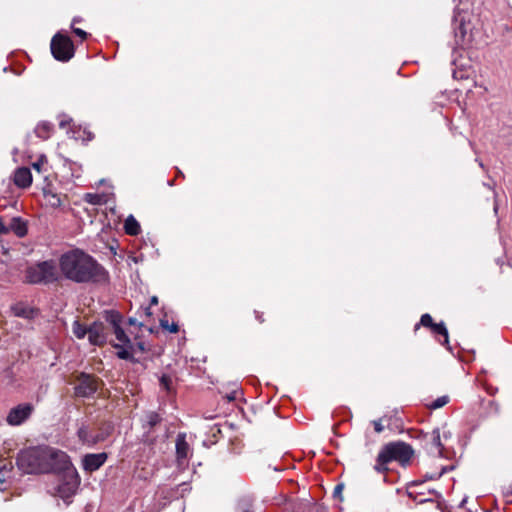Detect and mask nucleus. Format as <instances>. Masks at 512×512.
Returning <instances> with one entry per match:
<instances>
[{
	"instance_id": "nucleus-1",
	"label": "nucleus",
	"mask_w": 512,
	"mask_h": 512,
	"mask_svg": "<svg viewBox=\"0 0 512 512\" xmlns=\"http://www.w3.org/2000/svg\"><path fill=\"white\" fill-rule=\"evenodd\" d=\"M59 265L65 278L75 283H101L108 279L104 267L80 249L64 253Z\"/></svg>"
},
{
	"instance_id": "nucleus-2",
	"label": "nucleus",
	"mask_w": 512,
	"mask_h": 512,
	"mask_svg": "<svg viewBox=\"0 0 512 512\" xmlns=\"http://www.w3.org/2000/svg\"><path fill=\"white\" fill-rule=\"evenodd\" d=\"M414 453L412 446L406 442H389L381 447L373 469L379 474H386L389 471L388 464L392 461L406 467L410 464Z\"/></svg>"
},
{
	"instance_id": "nucleus-3",
	"label": "nucleus",
	"mask_w": 512,
	"mask_h": 512,
	"mask_svg": "<svg viewBox=\"0 0 512 512\" xmlns=\"http://www.w3.org/2000/svg\"><path fill=\"white\" fill-rule=\"evenodd\" d=\"M47 459V450L31 448L18 454L17 465L25 473H44L48 471Z\"/></svg>"
},
{
	"instance_id": "nucleus-4",
	"label": "nucleus",
	"mask_w": 512,
	"mask_h": 512,
	"mask_svg": "<svg viewBox=\"0 0 512 512\" xmlns=\"http://www.w3.org/2000/svg\"><path fill=\"white\" fill-rule=\"evenodd\" d=\"M58 279V272L53 261L39 262L25 271V282L29 284H48Z\"/></svg>"
},
{
	"instance_id": "nucleus-5",
	"label": "nucleus",
	"mask_w": 512,
	"mask_h": 512,
	"mask_svg": "<svg viewBox=\"0 0 512 512\" xmlns=\"http://www.w3.org/2000/svg\"><path fill=\"white\" fill-rule=\"evenodd\" d=\"M108 322L112 327L117 343L114 347L118 350L117 356L120 359L129 360L132 358L133 345L130 338L121 327L122 317L116 312H112L108 317Z\"/></svg>"
},
{
	"instance_id": "nucleus-6",
	"label": "nucleus",
	"mask_w": 512,
	"mask_h": 512,
	"mask_svg": "<svg viewBox=\"0 0 512 512\" xmlns=\"http://www.w3.org/2000/svg\"><path fill=\"white\" fill-rule=\"evenodd\" d=\"M50 49L53 57L60 62H68L75 54L72 40L62 32H57L52 37Z\"/></svg>"
},
{
	"instance_id": "nucleus-7",
	"label": "nucleus",
	"mask_w": 512,
	"mask_h": 512,
	"mask_svg": "<svg viewBox=\"0 0 512 512\" xmlns=\"http://www.w3.org/2000/svg\"><path fill=\"white\" fill-rule=\"evenodd\" d=\"M80 485V477L76 469H69L61 474V483L58 486L59 496L66 500L72 497Z\"/></svg>"
},
{
	"instance_id": "nucleus-8",
	"label": "nucleus",
	"mask_w": 512,
	"mask_h": 512,
	"mask_svg": "<svg viewBox=\"0 0 512 512\" xmlns=\"http://www.w3.org/2000/svg\"><path fill=\"white\" fill-rule=\"evenodd\" d=\"M99 387V380L89 374L81 373L77 378V385L75 386V394L79 397L92 396Z\"/></svg>"
},
{
	"instance_id": "nucleus-9",
	"label": "nucleus",
	"mask_w": 512,
	"mask_h": 512,
	"mask_svg": "<svg viewBox=\"0 0 512 512\" xmlns=\"http://www.w3.org/2000/svg\"><path fill=\"white\" fill-rule=\"evenodd\" d=\"M33 410L30 403L19 404L9 411L6 421L11 426L21 425L32 415Z\"/></svg>"
},
{
	"instance_id": "nucleus-10",
	"label": "nucleus",
	"mask_w": 512,
	"mask_h": 512,
	"mask_svg": "<svg viewBox=\"0 0 512 512\" xmlns=\"http://www.w3.org/2000/svg\"><path fill=\"white\" fill-rule=\"evenodd\" d=\"M48 458L51 461V463L48 464V468L50 467L52 470L61 474L67 472L69 469H76L65 452L48 451Z\"/></svg>"
},
{
	"instance_id": "nucleus-11",
	"label": "nucleus",
	"mask_w": 512,
	"mask_h": 512,
	"mask_svg": "<svg viewBox=\"0 0 512 512\" xmlns=\"http://www.w3.org/2000/svg\"><path fill=\"white\" fill-rule=\"evenodd\" d=\"M107 457L105 452L85 455L83 458L84 470L89 472L98 470L106 462Z\"/></svg>"
},
{
	"instance_id": "nucleus-12",
	"label": "nucleus",
	"mask_w": 512,
	"mask_h": 512,
	"mask_svg": "<svg viewBox=\"0 0 512 512\" xmlns=\"http://www.w3.org/2000/svg\"><path fill=\"white\" fill-rule=\"evenodd\" d=\"M14 184L22 189L28 188L32 184V174L29 168L20 167L15 170L13 177Z\"/></svg>"
},
{
	"instance_id": "nucleus-13",
	"label": "nucleus",
	"mask_w": 512,
	"mask_h": 512,
	"mask_svg": "<svg viewBox=\"0 0 512 512\" xmlns=\"http://www.w3.org/2000/svg\"><path fill=\"white\" fill-rule=\"evenodd\" d=\"M88 340L93 345H102L106 342L103 324L94 323L88 328Z\"/></svg>"
},
{
	"instance_id": "nucleus-14",
	"label": "nucleus",
	"mask_w": 512,
	"mask_h": 512,
	"mask_svg": "<svg viewBox=\"0 0 512 512\" xmlns=\"http://www.w3.org/2000/svg\"><path fill=\"white\" fill-rule=\"evenodd\" d=\"M190 454V446L186 441V434L179 433L176 438V456L177 461L182 464Z\"/></svg>"
},
{
	"instance_id": "nucleus-15",
	"label": "nucleus",
	"mask_w": 512,
	"mask_h": 512,
	"mask_svg": "<svg viewBox=\"0 0 512 512\" xmlns=\"http://www.w3.org/2000/svg\"><path fill=\"white\" fill-rule=\"evenodd\" d=\"M7 234L13 232L16 236L22 238L27 232V223L20 217H13L9 224L6 225Z\"/></svg>"
},
{
	"instance_id": "nucleus-16",
	"label": "nucleus",
	"mask_w": 512,
	"mask_h": 512,
	"mask_svg": "<svg viewBox=\"0 0 512 512\" xmlns=\"http://www.w3.org/2000/svg\"><path fill=\"white\" fill-rule=\"evenodd\" d=\"M77 435L80 439V441L84 444H87V445H94L100 441H102L104 438L99 436V435H92L88 428L84 425H82L78 431H77Z\"/></svg>"
},
{
	"instance_id": "nucleus-17",
	"label": "nucleus",
	"mask_w": 512,
	"mask_h": 512,
	"mask_svg": "<svg viewBox=\"0 0 512 512\" xmlns=\"http://www.w3.org/2000/svg\"><path fill=\"white\" fill-rule=\"evenodd\" d=\"M11 311L14 316L25 318V319H32L36 313V311L33 308H31L23 303H17L15 305H13L11 307Z\"/></svg>"
},
{
	"instance_id": "nucleus-18",
	"label": "nucleus",
	"mask_w": 512,
	"mask_h": 512,
	"mask_svg": "<svg viewBox=\"0 0 512 512\" xmlns=\"http://www.w3.org/2000/svg\"><path fill=\"white\" fill-rule=\"evenodd\" d=\"M429 444H430V451L433 454L442 456L443 445L441 443V435H440V430L438 428L434 429L431 432Z\"/></svg>"
},
{
	"instance_id": "nucleus-19",
	"label": "nucleus",
	"mask_w": 512,
	"mask_h": 512,
	"mask_svg": "<svg viewBox=\"0 0 512 512\" xmlns=\"http://www.w3.org/2000/svg\"><path fill=\"white\" fill-rule=\"evenodd\" d=\"M53 128L54 127L50 122L43 121V122H40L39 124H37L34 132L38 138H40L42 140H47L48 138H50V136L53 132Z\"/></svg>"
},
{
	"instance_id": "nucleus-20",
	"label": "nucleus",
	"mask_w": 512,
	"mask_h": 512,
	"mask_svg": "<svg viewBox=\"0 0 512 512\" xmlns=\"http://www.w3.org/2000/svg\"><path fill=\"white\" fill-rule=\"evenodd\" d=\"M125 232L128 235H138L141 231L140 224L138 221L132 216H128L124 223Z\"/></svg>"
},
{
	"instance_id": "nucleus-21",
	"label": "nucleus",
	"mask_w": 512,
	"mask_h": 512,
	"mask_svg": "<svg viewBox=\"0 0 512 512\" xmlns=\"http://www.w3.org/2000/svg\"><path fill=\"white\" fill-rule=\"evenodd\" d=\"M431 331L435 335H440L443 337V341L441 342L442 345H448V343H449L448 330H447L444 322L435 323L433 325V328L431 329Z\"/></svg>"
},
{
	"instance_id": "nucleus-22",
	"label": "nucleus",
	"mask_w": 512,
	"mask_h": 512,
	"mask_svg": "<svg viewBox=\"0 0 512 512\" xmlns=\"http://www.w3.org/2000/svg\"><path fill=\"white\" fill-rule=\"evenodd\" d=\"M44 198L51 207L57 208L62 204L60 196L50 190L44 191Z\"/></svg>"
},
{
	"instance_id": "nucleus-23",
	"label": "nucleus",
	"mask_w": 512,
	"mask_h": 512,
	"mask_svg": "<svg viewBox=\"0 0 512 512\" xmlns=\"http://www.w3.org/2000/svg\"><path fill=\"white\" fill-rule=\"evenodd\" d=\"M160 422H161V417H160V415L158 413H156V412H148L145 415L144 427L152 429L153 427H155Z\"/></svg>"
},
{
	"instance_id": "nucleus-24",
	"label": "nucleus",
	"mask_w": 512,
	"mask_h": 512,
	"mask_svg": "<svg viewBox=\"0 0 512 512\" xmlns=\"http://www.w3.org/2000/svg\"><path fill=\"white\" fill-rule=\"evenodd\" d=\"M72 331L78 339H83L88 335V328L82 325L79 321H74Z\"/></svg>"
},
{
	"instance_id": "nucleus-25",
	"label": "nucleus",
	"mask_w": 512,
	"mask_h": 512,
	"mask_svg": "<svg viewBox=\"0 0 512 512\" xmlns=\"http://www.w3.org/2000/svg\"><path fill=\"white\" fill-rule=\"evenodd\" d=\"M84 201L92 205H101L103 203V196L97 193H86Z\"/></svg>"
},
{
	"instance_id": "nucleus-26",
	"label": "nucleus",
	"mask_w": 512,
	"mask_h": 512,
	"mask_svg": "<svg viewBox=\"0 0 512 512\" xmlns=\"http://www.w3.org/2000/svg\"><path fill=\"white\" fill-rule=\"evenodd\" d=\"M449 402V396L443 395L435 399L431 404H429V408L436 410L442 408Z\"/></svg>"
},
{
	"instance_id": "nucleus-27",
	"label": "nucleus",
	"mask_w": 512,
	"mask_h": 512,
	"mask_svg": "<svg viewBox=\"0 0 512 512\" xmlns=\"http://www.w3.org/2000/svg\"><path fill=\"white\" fill-rule=\"evenodd\" d=\"M434 324L435 323L433 322L431 315L426 313L421 316L420 323L416 325V329L419 325L432 329Z\"/></svg>"
},
{
	"instance_id": "nucleus-28",
	"label": "nucleus",
	"mask_w": 512,
	"mask_h": 512,
	"mask_svg": "<svg viewBox=\"0 0 512 512\" xmlns=\"http://www.w3.org/2000/svg\"><path fill=\"white\" fill-rule=\"evenodd\" d=\"M160 385L166 391H170L171 390V385H172L171 377L168 376V375H162V377L160 378Z\"/></svg>"
},
{
	"instance_id": "nucleus-29",
	"label": "nucleus",
	"mask_w": 512,
	"mask_h": 512,
	"mask_svg": "<svg viewBox=\"0 0 512 512\" xmlns=\"http://www.w3.org/2000/svg\"><path fill=\"white\" fill-rule=\"evenodd\" d=\"M161 327L169 330L171 333H177L179 331V327L176 323H172L169 325L168 320H161Z\"/></svg>"
},
{
	"instance_id": "nucleus-30",
	"label": "nucleus",
	"mask_w": 512,
	"mask_h": 512,
	"mask_svg": "<svg viewBox=\"0 0 512 512\" xmlns=\"http://www.w3.org/2000/svg\"><path fill=\"white\" fill-rule=\"evenodd\" d=\"M417 495L416 496H413V492H409V496L411 498H413L415 501H417L418 503L422 504V503H425V502H428V501H433V498L432 497H429V498H419L417 496H420V495H424L423 492H417L416 493Z\"/></svg>"
},
{
	"instance_id": "nucleus-31",
	"label": "nucleus",
	"mask_w": 512,
	"mask_h": 512,
	"mask_svg": "<svg viewBox=\"0 0 512 512\" xmlns=\"http://www.w3.org/2000/svg\"><path fill=\"white\" fill-rule=\"evenodd\" d=\"M72 29V32L78 36L82 41L85 40L88 36V33L85 32L84 30L80 29V28H77L75 26L71 27Z\"/></svg>"
},
{
	"instance_id": "nucleus-32",
	"label": "nucleus",
	"mask_w": 512,
	"mask_h": 512,
	"mask_svg": "<svg viewBox=\"0 0 512 512\" xmlns=\"http://www.w3.org/2000/svg\"><path fill=\"white\" fill-rule=\"evenodd\" d=\"M344 490V484L343 483H339L335 486L334 488V491H333V496L336 497V498H339L340 500H342V492Z\"/></svg>"
},
{
	"instance_id": "nucleus-33",
	"label": "nucleus",
	"mask_w": 512,
	"mask_h": 512,
	"mask_svg": "<svg viewBox=\"0 0 512 512\" xmlns=\"http://www.w3.org/2000/svg\"><path fill=\"white\" fill-rule=\"evenodd\" d=\"M372 424L374 426L375 432L381 433L384 430V427H383L380 419L372 421Z\"/></svg>"
},
{
	"instance_id": "nucleus-34",
	"label": "nucleus",
	"mask_w": 512,
	"mask_h": 512,
	"mask_svg": "<svg viewBox=\"0 0 512 512\" xmlns=\"http://www.w3.org/2000/svg\"><path fill=\"white\" fill-rule=\"evenodd\" d=\"M70 122H71V119L65 117L59 121V126H60V128H65L70 124Z\"/></svg>"
},
{
	"instance_id": "nucleus-35",
	"label": "nucleus",
	"mask_w": 512,
	"mask_h": 512,
	"mask_svg": "<svg viewBox=\"0 0 512 512\" xmlns=\"http://www.w3.org/2000/svg\"><path fill=\"white\" fill-rule=\"evenodd\" d=\"M6 234H7L6 225L3 223V220L0 217V235H6Z\"/></svg>"
},
{
	"instance_id": "nucleus-36",
	"label": "nucleus",
	"mask_w": 512,
	"mask_h": 512,
	"mask_svg": "<svg viewBox=\"0 0 512 512\" xmlns=\"http://www.w3.org/2000/svg\"><path fill=\"white\" fill-rule=\"evenodd\" d=\"M82 21V18L79 16H76L72 19L71 27L75 26L77 23H80Z\"/></svg>"
},
{
	"instance_id": "nucleus-37",
	"label": "nucleus",
	"mask_w": 512,
	"mask_h": 512,
	"mask_svg": "<svg viewBox=\"0 0 512 512\" xmlns=\"http://www.w3.org/2000/svg\"><path fill=\"white\" fill-rule=\"evenodd\" d=\"M33 168L36 169L37 171H40L41 169V163L40 162H35L33 163Z\"/></svg>"
},
{
	"instance_id": "nucleus-38",
	"label": "nucleus",
	"mask_w": 512,
	"mask_h": 512,
	"mask_svg": "<svg viewBox=\"0 0 512 512\" xmlns=\"http://www.w3.org/2000/svg\"><path fill=\"white\" fill-rule=\"evenodd\" d=\"M128 323L129 325H137V320L135 318H129L128 319Z\"/></svg>"
},
{
	"instance_id": "nucleus-39",
	"label": "nucleus",
	"mask_w": 512,
	"mask_h": 512,
	"mask_svg": "<svg viewBox=\"0 0 512 512\" xmlns=\"http://www.w3.org/2000/svg\"><path fill=\"white\" fill-rule=\"evenodd\" d=\"M442 474H443V471H441L440 473H438V474L435 476V478H439L440 476H442ZM428 478H429V479H434V476H432V475H431V476H429Z\"/></svg>"
},
{
	"instance_id": "nucleus-40",
	"label": "nucleus",
	"mask_w": 512,
	"mask_h": 512,
	"mask_svg": "<svg viewBox=\"0 0 512 512\" xmlns=\"http://www.w3.org/2000/svg\"><path fill=\"white\" fill-rule=\"evenodd\" d=\"M466 501H467V498H463L462 501L459 504V507H464Z\"/></svg>"
},
{
	"instance_id": "nucleus-41",
	"label": "nucleus",
	"mask_w": 512,
	"mask_h": 512,
	"mask_svg": "<svg viewBox=\"0 0 512 512\" xmlns=\"http://www.w3.org/2000/svg\"><path fill=\"white\" fill-rule=\"evenodd\" d=\"M429 494H430V495H434V496H436V497H439V496H440V495H439L436 491H434V490L429 491Z\"/></svg>"
},
{
	"instance_id": "nucleus-42",
	"label": "nucleus",
	"mask_w": 512,
	"mask_h": 512,
	"mask_svg": "<svg viewBox=\"0 0 512 512\" xmlns=\"http://www.w3.org/2000/svg\"><path fill=\"white\" fill-rule=\"evenodd\" d=\"M151 302H152L153 304H156V303L158 302V301H157V297H155V296H154V297H152Z\"/></svg>"
},
{
	"instance_id": "nucleus-43",
	"label": "nucleus",
	"mask_w": 512,
	"mask_h": 512,
	"mask_svg": "<svg viewBox=\"0 0 512 512\" xmlns=\"http://www.w3.org/2000/svg\"><path fill=\"white\" fill-rule=\"evenodd\" d=\"M256 317H257V319H258L260 322H263V321H264L261 315L257 314V315H256Z\"/></svg>"
},
{
	"instance_id": "nucleus-44",
	"label": "nucleus",
	"mask_w": 512,
	"mask_h": 512,
	"mask_svg": "<svg viewBox=\"0 0 512 512\" xmlns=\"http://www.w3.org/2000/svg\"><path fill=\"white\" fill-rule=\"evenodd\" d=\"M145 313H146L147 315H149V314H150V312H149V308H146V309H145Z\"/></svg>"
}]
</instances>
